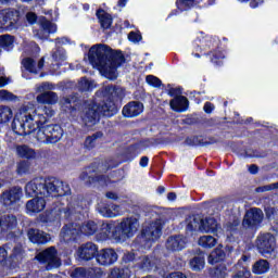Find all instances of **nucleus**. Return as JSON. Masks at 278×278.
<instances>
[{
  "mask_svg": "<svg viewBox=\"0 0 278 278\" xmlns=\"http://www.w3.org/2000/svg\"><path fill=\"white\" fill-rule=\"evenodd\" d=\"M53 114H55V111L49 106L33 110L31 106L24 105L16 113L12 123V129L17 136L35 134L34 136L38 142L55 144V142L62 140L64 130L58 125L43 126Z\"/></svg>",
  "mask_w": 278,
  "mask_h": 278,
  "instance_id": "nucleus-1",
  "label": "nucleus"
},
{
  "mask_svg": "<svg viewBox=\"0 0 278 278\" xmlns=\"http://www.w3.org/2000/svg\"><path fill=\"white\" fill-rule=\"evenodd\" d=\"M71 187L58 178H34L25 186L26 197H36L26 203L29 214L42 212L47 205V200L55 197L70 194Z\"/></svg>",
  "mask_w": 278,
  "mask_h": 278,
  "instance_id": "nucleus-2",
  "label": "nucleus"
},
{
  "mask_svg": "<svg viewBox=\"0 0 278 278\" xmlns=\"http://www.w3.org/2000/svg\"><path fill=\"white\" fill-rule=\"evenodd\" d=\"M89 62L106 79H116L118 77L116 68L125 62V58H123L121 52H114V50L105 45H98L90 48Z\"/></svg>",
  "mask_w": 278,
  "mask_h": 278,
  "instance_id": "nucleus-3",
  "label": "nucleus"
},
{
  "mask_svg": "<svg viewBox=\"0 0 278 278\" xmlns=\"http://www.w3.org/2000/svg\"><path fill=\"white\" fill-rule=\"evenodd\" d=\"M118 112L116 104L112 98L106 99L102 102H91L89 103L81 113V118L85 125L89 127L94 125L99 121L100 116H114Z\"/></svg>",
  "mask_w": 278,
  "mask_h": 278,
  "instance_id": "nucleus-4",
  "label": "nucleus"
},
{
  "mask_svg": "<svg viewBox=\"0 0 278 278\" xmlns=\"http://www.w3.org/2000/svg\"><path fill=\"white\" fill-rule=\"evenodd\" d=\"M96 231L97 224L94 222H88L85 226L70 224L62 229L61 238H63L64 242H71V240H75V238L80 233H85V236H92Z\"/></svg>",
  "mask_w": 278,
  "mask_h": 278,
  "instance_id": "nucleus-5",
  "label": "nucleus"
},
{
  "mask_svg": "<svg viewBox=\"0 0 278 278\" xmlns=\"http://www.w3.org/2000/svg\"><path fill=\"white\" fill-rule=\"evenodd\" d=\"M21 27V11L14 8L0 10V29L12 31Z\"/></svg>",
  "mask_w": 278,
  "mask_h": 278,
  "instance_id": "nucleus-6",
  "label": "nucleus"
},
{
  "mask_svg": "<svg viewBox=\"0 0 278 278\" xmlns=\"http://www.w3.org/2000/svg\"><path fill=\"white\" fill-rule=\"evenodd\" d=\"M163 225L164 224L160 219L146 225L141 231V236L139 237L141 244H146L147 249H151V243L155 242V240H160Z\"/></svg>",
  "mask_w": 278,
  "mask_h": 278,
  "instance_id": "nucleus-7",
  "label": "nucleus"
},
{
  "mask_svg": "<svg viewBox=\"0 0 278 278\" xmlns=\"http://www.w3.org/2000/svg\"><path fill=\"white\" fill-rule=\"evenodd\" d=\"M36 260L43 264L46 270H53V268H60L62 262L58 257V250L50 247L36 255Z\"/></svg>",
  "mask_w": 278,
  "mask_h": 278,
  "instance_id": "nucleus-8",
  "label": "nucleus"
},
{
  "mask_svg": "<svg viewBox=\"0 0 278 278\" xmlns=\"http://www.w3.org/2000/svg\"><path fill=\"white\" fill-rule=\"evenodd\" d=\"M53 90V85L49 83H43L36 86V92H41L37 96V103L43 105H55L58 103V93L51 91Z\"/></svg>",
  "mask_w": 278,
  "mask_h": 278,
  "instance_id": "nucleus-9",
  "label": "nucleus"
},
{
  "mask_svg": "<svg viewBox=\"0 0 278 278\" xmlns=\"http://www.w3.org/2000/svg\"><path fill=\"white\" fill-rule=\"evenodd\" d=\"M256 249H258L262 255L268 257V255H271L275 249H277V239L273 233H262L256 239Z\"/></svg>",
  "mask_w": 278,
  "mask_h": 278,
  "instance_id": "nucleus-10",
  "label": "nucleus"
},
{
  "mask_svg": "<svg viewBox=\"0 0 278 278\" xmlns=\"http://www.w3.org/2000/svg\"><path fill=\"white\" fill-rule=\"evenodd\" d=\"M140 227V223L138 222V218L136 217H128L125 218L118 226V240L125 239V238H134V235L136 231H138V228Z\"/></svg>",
  "mask_w": 278,
  "mask_h": 278,
  "instance_id": "nucleus-11",
  "label": "nucleus"
},
{
  "mask_svg": "<svg viewBox=\"0 0 278 278\" xmlns=\"http://www.w3.org/2000/svg\"><path fill=\"white\" fill-rule=\"evenodd\" d=\"M262 220H264V212L261 208L253 207L247 211L242 225L245 229H253L261 225Z\"/></svg>",
  "mask_w": 278,
  "mask_h": 278,
  "instance_id": "nucleus-12",
  "label": "nucleus"
},
{
  "mask_svg": "<svg viewBox=\"0 0 278 278\" xmlns=\"http://www.w3.org/2000/svg\"><path fill=\"white\" fill-rule=\"evenodd\" d=\"M21 197H23V189H21V187H13L1 193L0 203L5 207H11V205L21 201Z\"/></svg>",
  "mask_w": 278,
  "mask_h": 278,
  "instance_id": "nucleus-13",
  "label": "nucleus"
},
{
  "mask_svg": "<svg viewBox=\"0 0 278 278\" xmlns=\"http://www.w3.org/2000/svg\"><path fill=\"white\" fill-rule=\"evenodd\" d=\"M118 260V254L114 249H102L96 255V261L100 266H112Z\"/></svg>",
  "mask_w": 278,
  "mask_h": 278,
  "instance_id": "nucleus-14",
  "label": "nucleus"
},
{
  "mask_svg": "<svg viewBox=\"0 0 278 278\" xmlns=\"http://www.w3.org/2000/svg\"><path fill=\"white\" fill-rule=\"evenodd\" d=\"M142 112H144V104L136 101L127 103L122 110V114L126 118H135V116H140Z\"/></svg>",
  "mask_w": 278,
  "mask_h": 278,
  "instance_id": "nucleus-15",
  "label": "nucleus"
},
{
  "mask_svg": "<svg viewBox=\"0 0 278 278\" xmlns=\"http://www.w3.org/2000/svg\"><path fill=\"white\" fill-rule=\"evenodd\" d=\"M18 219L15 215L5 214L0 216V233H8L12 229H16Z\"/></svg>",
  "mask_w": 278,
  "mask_h": 278,
  "instance_id": "nucleus-16",
  "label": "nucleus"
},
{
  "mask_svg": "<svg viewBox=\"0 0 278 278\" xmlns=\"http://www.w3.org/2000/svg\"><path fill=\"white\" fill-rule=\"evenodd\" d=\"M99 251V248L97 247V244L92 243V242H88L83 244L78 251H77V255L80 260H92L94 257V255H97Z\"/></svg>",
  "mask_w": 278,
  "mask_h": 278,
  "instance_id": "nucleus-17",
  "label": "nucleus"
},
{
  "mask_svg": "<svg viewBox=\"0 0 278 278\" xmlns=\"http://www.w3.org/2000/svg\"><path fill=\"white\" fill-rule=\"evenodd\" d=\"M27 236L34 244H47L51 240V237L45 231L38 229H29Z\"/></svg>",
  "mask_w": 278,
  "mask_h": 278,
  "instance_id": "nucleus-18",
  "label": "nucleus"
},
{
  "mask_svg": "<svg viewBox=\"0 0 278 278\" xmlns=\"http://www.w3.org/2000/svg\"><path fill=\"white\" fill-rule=\"evenodd\" d=\"M58 30V26L49 21H43L41 23V28L35 33L37 38L40 40H47L49 38V34H55Z\"/></svg>",
  "mask_w": 278,
  "mask_h": 278,
  "instance_id": "nucleus-19",
  "label": "nucleus"
},
{
  "mask_svg": "<svg viewBox=\"0 0 278 278\" xmlns=\"http://www.w3.org/2000/svg\"><path fill=\"white\" fill-rule=\"evenodd\" d=\"M188 239L184 236L169 237L166 241V249L168 251H181L186 247Z\"/></svg>",
  "mask_w": 278,
  "mask_h": 278,
  "instance_id": "nucleus-20",
  "label": "nucleus"
},
{
  "mask_svg": "<svg viewBox=\"0 0 278 278\" xmlns=\"http://www.w3.org/2000/svg\"><path fill=\"white\" fill-rule=\"evenodd\" d=\"M220 226L213 217L201 219V231L202 233H216Z\"/></svg>",
  "mask_w": 278,
  "mask_h": 278,
  "instance_id": "nucleus-21",
  "label": "nucleus"
},
{
  "mask_svg": "<svg viewBox=\"0 0 278 278\" xmlns=\"http://www.w3.org/2000/svg\"><path fill=\"white\" fill-rule=\"evenodd\" d=\"M169 105L174 112H186L188 110V98L178 96L170 100Z\"/></svg>",
  "mask_w": 278,
  "mask_h": 278,
  "instance_id": "nucleus-22",
  "label": "nucleus"
},
{
  "mask_svg": "<svg viewBox=\"0 0 278 278\" xmlns=\"http://www.w3.org/2000/svg\"><path fill=\"white\" fill-rule=\"evenodd\" d=\"M100 214L106 218H115V216H122L123 211H121L119 205L113 204L111 206L100 208Z\"/></svg>",
  "mask_w": 278,
  "mask_h": 278,
  "instance_id": "nucleus-23",
  "label": "nucleus"
},
{
  "mask_svg": "<svg viewBox=\"0 0 278 278\" xmlns=\"http://www.w3.org/2000/svg\"><path fill=\"white\" fill-rule=\"evenodd\" d=\"M116 225L114 223H103L101 226V233L104 238L118 239V232L115 231Z\"/></svg>",
  "mask_w": 278,
  "mask_h": 278,
  "instance_id": "nucleus-24",
  "label": "nucleus"
},
{
  "mask_svg": "<svg viewBox=\"0 0 278 278\" xmlns=\"http://www.w3.org/2000/svg\"><path fill=\"white\" fill-rule=\"evenodd\" d=\"M225 257H226V254H225V251L223 250V245H218L208 255V264H218V262H223Z\"/></svg>",
  "mask_w": 278,
  "mask_h": 278,
  "instance_id": "nucleus-25",
  "label": "nucleus"
},
{
  "mask_svg": "<svg viewBox=\"0 0 278 278\" xmlns=\"http://www.w3.org/2000/svg\"><path fill=\"white\" fill-rule=\"evenodd\" d=\"M16 154L18 157H24L25 160H34L36 157V151L29 148V146H17Z\"/></svg>",
  "mask_w": 278,
  "mask_h": 278,
  "instance_id": "nucleus-26",
  "label": "nucleus"
},
{
  "mask_svg": "<svg viewBox=\"0 0 278 278\" xmlns=\"http://www.w3.org/2000/svg\"><path fill=\"white\" fill-rule=\"evenodd\" d=\"M14 118V111L8 105H0V125L10 123Z\"/></svg>",
  "mask_w": 278,
  "mask_h": 278,
  "instance_id": "nucleus-27",
  "label": "nucleus"
},
{
  "mask_svg": "<svg viewBox=\"0 0 278 278\" xmlns=\"http://www.w3.org/2000/svg\"><path fill=\"white\" fill-rule=\"evenodd\" d=\"M218 240L214 238L213 236L206 235L200 237L198 244L199 247H202V249H214L216 247Z\"/></svg>",
  "mask_w": 278,
  "mask_h": 278,
  "instance_id": "nucleus-28",
  "label": "nucleus"
},
{
  "mask_svg": "<svg viewBox=\"0 0 278 278\" xmlns=\"http://www.w3.org/2000/svg\"><path fill=\"white\" fill-rule=\"evenodd\" d=\"M201 218L191 216L187 219V233L192 236L193 231H201Z\"/></svg>",
  "mask_w": 278,
  "mask_h": 278,
  "instance_id": "nucleus-29",
  "label": "nucleus"
},
{
  "mask_svg": "<svg viewBox=\"0 0 278 278\" xmlns=\"http://www.w3.org/2000/svg\"><path fill=\"white\" fill-rule=\"evenodd\" d=\"M269 269H270V264H268V261L260 260L254 263L252 267V273H254V275H264V273H266Z\"/></svg>",
  "mask_w": 278,
  "mask_h": 278,
  "instance_id": "nucleus-30",
  "label": "nucleus"
},
{
  "mask_svg": "<svg viewBox=\"0 0 278 278\" xmlns=\"http://www.w3.org/2000/svg\"><path fill=\"white\" fill-rule=\"evenodd\" d=\"M97 16L100 21L101 27L103 29H110V27L112 26V15L105 13V11L103 10H99L97 12Z\"/></svg>",
  "mask_w": 278,
  "mask_h": 278,
  "instance_id": "nucleus-31",
  "label": "nucleus"
},
{
  "mask_svg": "<svg viewBox=\"0 0 278 278\" xmlns=\"http://www.w3.org/2000/svg\"><path fill=\"white\" fill-rule=\"evenodd\" d=\"M131 270L128 267L113 268L109 275V278H130Z\"/></svg>",
  "mask_w": 278,
  "mask_h": 278,
  "instance_id": "nucleus-32",
  "label": "nucleus"
},
{
  "mask_svg": "<svg viewBox=\"0 0 278 278\" xmlns=\"http://www.w3.org/2000/svg\"><path fill=\"white\" fill-rule=\"evenodd\" d=\"M189 264L191 270H203L205 267V257L203 255L194 256Z\"/></svg>",
  "mask_w": 278,
  "mask_h": 278,
  "instance_id": "nucleus-33",
  "label": "nucleus"
},
{
  "mask_svg": "<svg viewBox=\"0 0 278 278\" xmlns=\"http://www.w3.org/2000/svg\"><path fill=\"white\" fill-rule=\"evenodd\" d=\"M139 266L142 270H151L155 266V260L153 256H143L139 262Z\"/></svg>",
  "mask_w": 278,
  "mask_h": 278,
  "instance_id": "nucleus-34",
  "label": "nucleus"
},
{
  "mask_svg": "<svg viewBox=\"0 0 278 278\" xmlns=\"http://www.w3.org/2000/svg\"><path fill=\"white\" fill-rule=\"evenodd\" d=\"M22 64L26 71L29 73H38V68H36V63L34 62V59L31 58H26L22 61Z\"/></svg>",
  "mask_w": 278,
  "mask_h": 278,
  "instance_id": "nucleus-35",
  "label": "nucleus"
},
{
  "mask_svg": "<svg viewBox=\"0 0 278 278\" xmlns=\"http://www.w3.org/2000/svg\"><path fill=\"white\" fill-rule=\"evenodd\" d=\"M23 247L16 245L15 248H13L10 258L12 260V262H21V260H23Z\"/></svg>",
  "mask_w": 278,
  "mask_h": 278,
  "instance_id": "nucleus-36",
  "label": "nucleus"
},
{
  "mask_svg": "<svg viewBox=\"0 0 278 278\" xmlns=\"http://www.w3.org/2000/svg\"><path fill=\"white\" fill-rule=\"evenodd\" d=\"M78 88L79 90H81L83 92H88V90H92V88H94V81L88 80L86 78H83L79 83H78Z\"/></svg>",
  "mask_w": 278,
  "mask_h": 278,
  "instance_id": "nucleus-37",
  "label": "nucleus"
},
{
  "mask_svg": "<svg viewBox=\"0 0 278 278\" xmlns=\"http://www.w3.org/2000/svg\"><path fill=\"white\" fill-rule=\"evenodd\" d=\"M14 42V39L10 35L0 36V47L2 49H10Z\"/></svg>",
  "mask_w": 278,
  "mask_h": 278,
  "instance_id": "nucleus-38",
  "label": "nucleus"
},
{
  "mask_svg": "<svg viewBox=\"0 0 278 278\" xmlns=\"http://www.w3.org/2000/svg\"><path fill=\"white\" fill-rule=\"evenodd\" d=\"M16 173L17 175H26V173H29V162L22 161L17 163Z\"/></svg>",
  "mask_w": 278,
  "mask_h": 278,
  "instance_id": "nucleus-39",
  "label": "nucleus"
},
{
  "mask_svg": "<svg viewBox=\"0 0 278 278\" xmlns=\"http://www.w3.org/2000/svg\"><path fill=\"white\" fill-rule=\"evenodd\" d=\"M176 5L178 10H190L194 5V0H177Z\"/></svg>",
  "mask_w": 278,
  "mask_h": 278,
  "instance_id": "nucleus-40",
  "label": "nucleus"
},
{
  "mask_svg": "<svg viewBox=\"0 0 278 278\" xmlns=\"http://www.w3.org/2000/svg\"><path fill=\"white\" fill-rule=\"evenodd\" d=\"M16 96H14V93L2 89L0 90V101H16Z\"/></svg>",
  "mask_w": 278,
  "mask_h": 278,
  "instance_id": "nucleus-41",
  "label": "nucleus"
},
{
  "mask_svg": "<svg viewBox=\"0 0 278 278\" xmlns=\"http://www.w3.org/2000/svg\"><path fill=\"white\" fill-rule=\"evenodd\" d=\"M146 81L149 86H153L154 88H160V86H162V80L153 75L147 76Z\"/></svg>",
  "mask_w": 278,
  "mask_h": 278,
  "instance_id": "nucleus-42",
  "label": "nucleus"
},
{
  "mask_svg": "<svg viewBox=\"0 0 278 278\" xmlns=\"http://www.w3.org/2000/svg\"><path fill=\"white\" fill-rule=\"evenodd\" d=\"M103 94L104 97H112V99H114V97H117L118 94V89L114 86H106L104 87Z\"/></svg>",
  "mask_w": 278,
  "mask_h": 278,
  "instance_id": "nucleus-43",
  "label": "nucleus"
},
{
  "mask_svg": "<svg viewBox=\"0 0 278 278\" xmlns=\"http://www.w3.org/2000/svg\"><path fill=\"white\" fill-rule=\"evenodd\" d=\"M52 58L55 62H64L66 60V52L63 49H59L52 54Z\"/></svg>",
  "mask_w": 278,
  "mask_h": 278,
  "instance_id": "nucleus-44",
  "label": "nucleus"
},
{
  "mask_svg": "<svg viewBox=\"0 0 278 278\" xmlns=\"http://www.w3.org/2000/svg\"><path fill=\"white\" fill-rule=\"evenodd\" d=\"M215 277L225 278L227 277V267L225 265H219L215 269Z\"/></svg>",
  "mask_w": 278,
  "mask_h": 278,
  "instance_id": "nucleus-45",
  "label": "nucleus"
},
{
  "mask_svg": "<svg viewBox=\"0 0 278 278\" xmlns=\"http://www.w3.org/2000/svg\"><path fill=\"white\" fill-rule=\"evenodd\" d=\"M73 278H84L86 277V268L78 267L72 273Z\"/></svg>",
  "mask_w": 278,
  "mask_h": 278,
  "instance_id": "nucleus-46",
  "label": "nucleus"
},
{
  "mask_svg": "<svg viewBox=\"0 0 278 278\" xmlns=\"http://www.w3.org/2000/svg\"><path fill=\"white\" fill-rule=\"evenodd\" d=\"M97 138H99V135L87 137L85 141V146L87 147V149H92V147H94V142L97 141Z\"/></svg>",
  "mask_w": 278,
  "mask_h": 278,
  "instance_id": "nucleus-47",
  "label": "nucleus"
},
{
  "mask_svg": "<svg viewBox=\"0 0 278 278\" xmlns=\"http://www.w3.org/2000/svg\"><path fill=\"white\" fill-rule=\"evenodd\" d=\"M128 40H130V42H140L142 37L139 34L131 31L128 34Z\"/></svg>",
  "mask_w": 278,
  "mask_h": 278,
  "instance_id": "nucleus-48",
  "label": "nucleus"
},
{
  "mask_svg": "<svg viewBox=\"0 0 278 278\" xmlns=\"http://www.w3.org/2000/svg\"><path fill=\"white\" fill-rule=\"evenodd\" d=\"M26 21L30 24L34 25V23H36V21H38V16L36 15V13L34 12H28L26 14Z\"/></svg>",
  "mask_w": 278,
  "mask_h": 278,
  "instance_id": "nucleus-49",
  "label": "nucleus"
},
{
  "mask_svg": "<svg viewBox=\"0 0 278 278\" xmlns=\"http://www.w3.org/2000/svg\"><path fill=\"white\" fill-rule=\"evenodd\" d=\"M271 190H273V184L264 185V186H261V187L256 188V192H258V193L271 192Z\"/></svg>",
  "mask_w": 278,
  "mask_h": 278,
  "instance_id": "nucleus-50",
  "label": "nucleus"
},
{
  "mask_svg": "<svg viewBox=\"0 0 278 278\" xmlns=\"http://www.w3.org/2000/svg\"><path fill=\"white\" fill-rule=\"evenodd\" d=\"M1 75H3V73L0 72V88H5L10 83V78Z\"/></svg>",
  "mask_w": 278,
  "mask_h": 278,
  "instance_id": "nucleus-51",
  "label": "nucleus"
},
{
  "mask_svg": "<svg viewBox=\"0 0 278 278\" xmlns=\"http://www.w3.org/2000/svg\"><path fill=\"white\" fill-rule=\"evenodd\" d=\"M235 278H251V273L248 270H241L235 275Z\"/></svg>",
  "mask_w": 278,
  "mask_h": 278,
  "instance_id": "nucleus-52",
  "label": "nucleus"
},
{
  "mask_svg": "<svg viewBox=\"0 0 278 278\" xmlns=\"http://www.w3.org/2000/svg\"><path fill=\"white\" fill-rule=\"evenodd\" d=\"M204 112H206V114H212V112H214V104L206 102L204 104Z\"/></svg>",
  "mask_w": 278,
  "mask_h": 278,
  "instance_id": "nucleus-53",
  "label": "nucleus"
},
{
  "mask_svg": "<svg viewBox=\"0 0 278 278\" xmlns=\"http://www.w3.org/2000/svg\"><path fill=\"white\" fill-rule=\"evenodd\" d=\"M168 278H188V277L181 271H174L169 274Z\"/></svg>",
  "mask_w": 278,
  "mask_h": 278,
  "instance_id": "nucleus-54",
  "label": "nucleus"
},
{
  "mask_svg": "<svg viewBox=\"0 0 278 278\" xmlns=\"http://www.w3.org/2000/svg\"><path fill=\"white\" fill-rule=\"evenodd\" d=\"M8 257V250L5 248H0V262H5Z\"/></svg>",
  "mask_w": 278,
  "mask_h": 278,
  "instance_id": "nucleus-55",
  "label": "nucleus"
},
{
  "mask_svg": "<svg viewBox=\"0 0 278 278\" xmlns=\"http://www.w3.org/2000/svg\"><path fill=\"white\" fill-rule=\"evenodd\" d=\"M225 58V54H223V52H216L214 54V58L212 59V62H214L215 64H218L217 60H223Z\"/></svg>",
  "mask_w": 278,
  "mask_h": 278,
  "instance_id": "nucleus-56",
  "label": "nucleus"
},
{
  "mask_svg": "<svg viewBox=\"0 0 278 278\" xmlns=\"http://www.w3.org/2000/svg\"><path fill=\"white\" fill-rule=\"evenodd\" d=\"M139 164L140 166H142V168H147V166L149 165V157L142 156Z\"/></svg>",
  "mask_w": 278,
  "mask_h": 278,
  "instance_id": "nucleus-57",
  "label": "nucleus"
},
{
  "mask_svg": "<svg viewBox=\"0 0 278 278\" xmlns=\"http://www.w3.org/2000/svg\"><path fill=\"white\" fill-rule=\"evenodd\" d=\"M106 199H112L113 201H116L118 199V195L114 192H106Z\"/></svg>",
  "mask_w": 278,
  "mask_h": 278,
  "instance_id": "nucleus-58",
  "label": "nucleus"
},
{
  "mask_svg": "<svg viewBox=\"0 0 278 278\" xmlns=\"http://www.w3.org/2000/svg\"><path fill=\"white\" fill-rule=\"evenodd\" d=\"M249 173H251V175H256V173H257V165H250Z\"/></svg>",
  "mask_w": 278,
  "mask_h": 278,
  "instance_id": "nucleus-59",
  "label": "nucleus"
},
{
  "mask_svg": "<svg viewBox=\"0 0 278 278\" xmlns=\"http://www.w3.org/2000/svg\"><path fill=\"white\" fill-rule=\"evenodd\" d=\"M43 66H45V59L42 58L39 60V62L37 64V67H36L37 72L40 71L41 68H43Z\"/></svg>",
  "mask_w": 278,
  "mask_h": 278,
  "instance_id": "nucleus-60",
  "label": "nucleus"
},
{
  "mask_svg": "<svg viewBox=\"0 0 278 278\" xmlns=\"http://www.w3.org/2000/svg\"><path fill=\"white\" fill-rule=\"evenodd\" d=\"M168 201H175L177 199V194L175 192H170L167 194Z\"/></svg>",
  "mask_w": 278,
  "mask_h": 278,
  "instance_id": "nucleus-61",
  "label": "nucleus"
},
{
  "mask_svg": "<svg viewBox=\"0 0 278 278\" xmlns=\"http://www.w3.org/2000/svg\"><path fill=\"white\" fill-rule=\"evenodd\" d=\"M266 214H267V217L273 218V214H275V208H267Z\"/></svg>",
  "mask_w": 278,
  "mask_h": 278,
  "instance_id": "nucleus-62",
  "label": "nucleus"
},
{
  "mask_svg": "<svg viewBox=\"0 0 278 278\" xmlns=\"http://www.w3.org/2000/svg\"><path fill=\"white\" fill-rule=\"evenodd\" d=\"M117 5L119 8H125V5H127V0H118Z\"/></svg>",
  "mask_w": 278,
  "mask_h": 278,
  "instance_id": "nucleus-63",
  "label": "nucleus"
},
{
  "mask_svg": "<svg viewBox=\"0 0 278 278\" xmlns=\"http://www.w3.org/2000/svg\"><path fill=\"white\" fill-rule=\"evenodd\" d=\"M63 101L64 105H71L73 103V100H71L70 98H64Z\"/></svg>",
  "mask_w": 278,
  "mask_h": 278,
  "instance_id": "nucleus-64",
  "label": "nucleus"
}]
</instances>
